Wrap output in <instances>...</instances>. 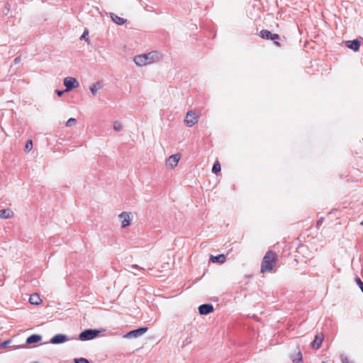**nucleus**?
Listing matches in <instances>:
<instances>
[{"label":"nucleus","instance_id":"obj_1","mask_svg":"<svg viewBox=\"0 0 363 363\" xmlns=\"http://www.w3.org/2000/svg\"><path fill=\"white\" fill-rule=\"evenodd\" d=\"M162 56L160 52L152 51L135 57L134 62L138 66H145L148 64L159 61L162 58Z\"/></svg>","mask_w":363,"mask_h":363},{"label":"nucleus","instance_id":"obj_2","mask_svg":"<svg viewBox=\"0 0 363 363\" xmlns=\"http://www.w3.org/2000/svg\"><path fill=\"white\" fill-rule=\"evenodd\" d=\"M277 260V254L272 250L268 251L263 257L261 264V273L264 274L266 272H269L272 271L274 267L276 264Z\"/></svg>","mask_w":363,"mask_h":363},{"label":"nucleus","instance_id":"obj_3","mask_svg":"<svg viewBox=\"0 0 363 363\" xmlns=\"http://www.w3.org/2000/svg\"><path fill=\"white\" fill-rule=\"evenodd\" d=\"M200 114L193 111H189L186 113L184 123L188 127H191L198 123Z\"/></svg>","mask_w":363,"mask_h":363},{"label":"nucleus","instance_id":"obj_4","mask_svg":"<svg viewBox=\"0 0 363 363\" xmlns=\"http://www.w3.org/2000/svg\"><path fill=\"white\" fill-rule=\"evenodd\" d=\"M99 334V330L95 329H87L84 330L79 334V340L82 341H86L93 340Z\"/></svg>","mask_w":363,"mask_h":363},{"label":"nucleus","instance_id":"obj_5","mask_svg":"<svg viewBox=\"0 0 363 363\" xmlns=\"http://www.w3.org/2000/svg\"><path fill=\"white\" fill-rule=\"evenodd\" d=\"M259 36L264 39L274 40V44L277 47H281V44L278 41H277V40L279 39V35L278 34L272 33L268 30L264 29L260 31Z\"/></svg>","mask_w":363,"mask_h":363},{"label":"nucleus","instance_id":"obj_6","mask_svg":"<svg viewBox=\"0 0 363 363\" xmlns=\"http://www.w3.org/2000/svg\"><path fill=\"white\" fill-rule=\"evenodd\" d=\"M181 158V155L179 154L172 155L167 158L165 162V165L167 168L174 169L177 166Z\"/></svg>","mask_w":363,"mask_h":363},{"label":"nucleus","instance_id":"obj_7","mask_svg":"<svg viewBox=\"0 0 363 363\" xmlns=\"http://www.w3.org/2000/svg\"><path fill=\"white\" fill-rule=\"evenodd\" d=\"M64 85L66 86V91H69L79 85L78 82L73 77H66L64 79Z\"/></svg>","mask_w":363,"mask_h":363},{"label":"nucleus","instance_id":"obj_8","mask_svg":"<svg viewBox=\"0 0 363 363\" xmlns=\"http://www.w3.org/2000/svg\"><path fill=\"white\" fill-rule=\"evenodd\" d=\"M119 219L123 228L130 225V213L127 212H123L119 215Z\"/></svg>","mask_w":363,"mask_h":363},{"label":"nucleus","instance_id":"obj_9","mask_svg":"<svg viewBox=\"0 0 363 363\" xmlns=\"http://www.w3.org/2000/svg\"><path fill=\"white\" fill-rule=\"evenodd\" d=\"M345 43L348 48L355 52L359 50L361 45V42L359 40H347Z\"/></svg>","mask_w":363,"mask_h":363},{"label":"nucleus","instance_id":"obj_10","mask_svg":"<svg viewBox=\"0 0 363 363\" xmlns=\"http://www.w3.org/2000/svg\"><path fill=\"white\" fill-rule=\"evenodd\" d=\"M147 330V328H141L137 330H132L127 333L125 337H136L139 335L144 334Z\"/></svg>","mask_w":363,"mask_h":363},{"label":"nucleus","instance_id":"obj_11","mask_svg":"<svg viewBox=\"0 0 363 363\" xmlns=\"http://www.w3.org/2000/svg\"><path fill=\"white\" fill-rule=\"evenodd\" d=\"M67 340V337L64 334H57L53 336L50 342L52 344H60L65 342Z\"/></svg>","mask_w":363,"mask_h":363},{"label":"nucleus","instance_id":"obj_12","mask_svg":"<svg viewBox=\"0 0 363 363\" xmlns=\"http://www.w3.org/2000/svg\"><path fill=\"white\" fill-rule=\"evenodd\" d=\"M199 311L201 315H207L213 311V307L211 304H203L199 307Z\"/></svg>","mask_w":363,"mask_h":363},{"label":"nucleus","instance_id":"obj_13","mask_svg":"<svg viewBox=\"0 0 363 363\" xmlns=\"http://www.w3.org/2000/svg\"><path fill=\"white\" fill-rule=\"evenodd\" d=\"M323 334H318V335H316L315 337V339L313 341L311 345H312V347L314 348V349H319L321 346V344L323 341Z\"/></svg>","mask_w":363,"mask_h":363},{"label":"nucleus","instance_id":"obj_14","mask_svg":"<svg viewBox=\"0 0 363 363\" xmlns=\"http://www.w3.org/2000/svg\"><path fill=\"white\" fill-rule=\"evenodd\" d=\"M210 260L213 263L223 264L226 261V257L225 255L223 254H220L216 256L211 255Z\"/></svg>","mask_w":363,"mask_h":363},{"label":"nucleus","instance_id":"obj_15","mask_svg":"<svg viewBox=\"0 0 363 363\" xmlns=\"http://www.w3.org/2000/svg\"><path fill=\"white\" fill-rule=\"evenodd\" d=\"M29 302L33 305H40L42 303V299L38 294H33L30 295Z\"/></svg>","mask_w":363,"mask_h":363},{"label":"nucleus","instance_id":"obj_16","mask_svg":"<svg viewBox=\"0 0 363 363\" xmlns=\"http://www.w3.org/2000/svg\"><path fill=\"white\" fill-rule=\"evenodd\" d=\"M42 340V337L40 335H32L29 336L26 340L27 344L37 343Z\"/></svg>","mask_w":363,"mask_h":363},{"label":"nucleus","instance_id":"obj_17","mask_svg":"<svg viewBox=\"0 0 363 363\" xmlns=\"http://www.w3.org/2000/svg\"><path fill=\"white\" fill-rule=\"evenodd\" d=\"M13 213L10 209H2L0 210V218H9L12 217Z\"/></svg>","mask_w":363,"mask_h":363},{"label":"nucleus","instance_id":"obj_18","mask_svg":"<svg viewBox=\"0 0 363 363\" xmlns=\"http://www.w3.org/2000/svg\"><path fill=\"white\" fill-rule=\"evenodd\" d=\"M111 18L118 25H123L125 22V20L123 18L119 17L116 14H112Z\"/></svg>","mask_w":363,"mask_h":363},{"label":"nucleus","instance_id":"obj_19","mask_svg":"<svg viewBox=\"0 0 363 363\" xmlns=\"http://www.w3.org/2000/svg\"><path fill=\"white\" fill-rule=\"evenodd\" d=\"M220 171H221L220 164L219 161L218 160H216V161L215 162V163L212 167V172L214 174H218L220 172Z\"/></svg>","mask_w":363,"mask_h":363},{"label":"nucleus","instance_id":"obj_20","mask_svg":"<svg viewBox=\"0 0 363 363\" xmlns=\"http://www.w3.org/2000/svg\"><path fill=\"white\" fill-rule=\"evenodd\" d=\"M101 86L99 83H96V84H93L91 87H90V90L92 92L93 94H96L97 91L101 89Z\"/></svg>","mask_w":363,"mask_h":363},{"label":"nucleus","instance_id":"obj_21","mask_svg":"<svg viewBox=\"0 0 363 363\" xmlns=\"http://www.w3.org/2000/svg\"><path fill=\"white\" fill-rule=\"evenodd\" d=\"M292 360L294 363H298L299 362H301L302 354H301V351H299V350L298 351L297 354H296V356L294 357H293Z\"/></svg>","mask_w":363,"mask_h":363},{"label":"nucleus","instance_id":"obj_22","mask_svg":"<svg viewBox=\"0 0 363 363\" xmlns=\"http://www.w3.org/2000/svg\"><path fill=\"white\" fill-rule=\"evenodd\" d=\"M33 148V141L31 140H28L25 145L24 150L26 152H30Z\"/></svg>","mask_w":363,"mask_h":363},{"label":"nucleus","instance_id":"obj_23","mask_svg":"<svg viewBox=\"0 0 363 363\" xmlns=\"http://www.w3.org/2000/svg\"><path fill=\"white\" fill-rule=\"evenodd\" d=\"M113 128L116 131H120L122 129V124L119 121H116L113 124Z\"/></svg>","mask_w":363,"mask_h":363},{"label":"nucleus","instance_id":"obj_24","mask_svg":"<svg viewBox=\"0 0 363 363\" xmlns=\"http://www.w3.org/2000/svg\"><path fill=\"white\" fill-rule=\"evenodd\" d=\"M77 121L75 118H70L66 123V125L67 127H70V126H72V125H74L75 123H76Z\"/></svg>","mask_w":363,"mask_h":363},{"label":"nucleus","instance_id":"obj_25","mask_svg":"<svg viewBox=\"0 0 363 363\" xmlns=\"http://www.w3.org/2000/svg\"><path fill=\"white\" fill-rule=\"evenodd\" d=\"M355 281L358 286L361 289L362 291L363 292V282L362 281V280L359 278L357 277Z\"/></svg>","mask_w":363,"mask_h":363},{"label":"nucleus","instance_id":"obj_26","mask_svg":"<svg viewBox=\"0 0 363 363\" xmlns=\"http://www.w3.org/2000/svg\"><path fill=\"white\" fill-rule=\"evenodd\" d=\"M75 363H89L86 359L79 358L74 360Z\"/></svg>","mask_w":363,"mask_h":363},{"label":"nucleus","instance_id":"obj_27","mask_svg":"<svg viewBox=\"0 0 363 363\" xmlns=\"http://www.w3.org/2000/svg\"><path fill=\"white\" fill-rule=\"evenodd\" d=\"M11 342V340H6L0 344V347H6Z\"/></svg>","mask_w":363,"mask_h":363},{"label":"nucleus","instance_id":"obj_28","mask_svg":"<svg viewBox=\"0 0 363 363\" xmlns=\"http://www.w3.org/2000/svg\"><path fill=\"white\" fill-rule=\"evenodd\" d=\"M89 32L87 30L84 31L82 35L81 36V38L86 40V36L88 35Z\"/></svg>","mask_w":363,"mask_h":363},{"label":"nucleus","instance_id":"obj_29","mask_svg":"<svg viewBox=\"0 0 363 363\" xmlns=\"http://www.w3.org/2000/svg\"><path fill=\"white\" fill-rule=\"evenodd\" d=\"M342 363H351L349 360V359L346 357H344L342 358Z\"/></svg>","mask_w":363,"mask_h":363},{"label":"nucleus","instance_id":"obj_30","mask_svg":"<svg viewBox=\"0 0 363 363\" xmlns=\"http://www.w3.org/2000/svg\"><path fill=\"white\" fill-rule=\"evenodd\" d=\"M56 92H57V95L59 96H61L64 91H58V90H57Z\"/></svg>","mask_w":363,"mask_h":363},{"label":"nucleus","instance_id":"obj_31","mask_svg":"<svg viewBox=\"0 0 363 363\" xmlns=\"http://www.w3.org/2000/svg\"><path fill=\"white\" fill-rule=\"evenodd\" d=\"M15 61H16V62H18V58H15Z\"/></svg>","mask_w":363,"mask_h":363},{"label":"nucleus","instance_id":"obj_32","mask_svg":"<svg viewBox=\"0 0 363 363\" xmlns=\"http://www.w3.org/2000/svg\"><path fill=\"white\" fill-rule=\"evenodd\" d=\"M15 61H16V62H18V58H15Z\"/></svg>","mask_w":363,"mask_h":363},{"label":"nucleus","instance_id":"obj_33","mask_svg":"<svg viewBox=\"0 0 363 363\" xmlns=\"http://www.w3.org/2000/svg\"><path fill=\"white\" fill-rule=\"evenodd\" d=\"M361 225H363V220L360 223Z\"/></svg>","mask_w":363,"mask_h":363},{"label":"nucleus","instance_id":"obj_34","mask_svg":"<svg viewBox=\"0 0 363 363\" xmlns=\"http://www.w3.org/2000/svg\"><path fill=\"white\" fill-rule=\"evenodd\" d=\"M320 223H321V221H320V220H319V221L318 222V225H320Z\"/></svg>","mask_w":363,"mask_h":363}]
</instances>
